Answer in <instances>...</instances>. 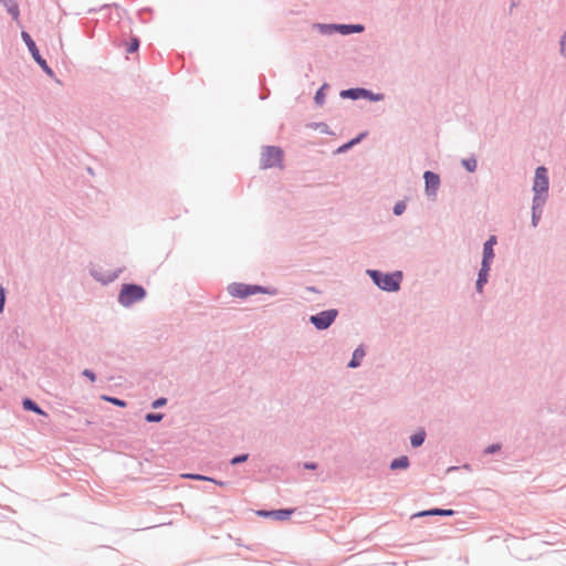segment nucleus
<instances>
[{
	"label": "nucleus",
	"instance_id": "1",
	"mask_svg": "<svg viewBox=\"0 0 566 566\" xmlns=\"http://www.w3.org/2000/svg\"><path fill=\"white\" fill-rule=\"evenodd\" d=\"M548 175L547 169L545 167H538L535 171L534 182H533V191L535 200V208L543 207L545 202V197L542 195H546L548 190Z\"/></svg>",
	"mask_w": 566,
	"mask_h": 566
},
{
	"label": "nucleus",
	"instance_id": "2",
	"mask_svg": "<svg viewBox=\"0 0 566 566\" xmlns=\"http://www.w3.org/2000/svg\"><path fill=\"white\" fill-rule=\"evenodd\" d=\"M146 295L143 286L136 284L123 285L118 295V302L124 306H129L135 302L142 301Z\"/></svg>",
	"mask_w": 566,
	"mask_h": 566
},
{
	"label": "nucleus",
	"instance_id": "3",
	"mask_svg": "<svg viewBox=\"0 0 566 566\" xmlns=\"http://www.w3.org/2000/svg\"><path fill=\"white\" fill-rule=\"evenodd\" d=\"M374 282L385 291H397L401 279L400 273L384 274L378 271H369Z\"/></svg>",
	"mask_w": 566,
	"mask_h": 566
},
{
	"label": "nucleus",
	"instance_id": "4",
	"mask_svg": "<svg viewBox=\"0 0 566 566\" xmlns=\"http://www.w3.org/2000/svg\"><path fill=\"white\" fill-rule=\"evenodd\" d=\"M282 150L277 147L269 146L262 151V167L270 168L277 166L282 163Z\"/></svg>",
	"mask_w": 566,
	"mask_h": 566
},
{
	"label": "nucleus",
	"instance_id": "5",
	"mask_svg": "<svg viewBox=\"0 0 566 566\" xmlns=\"http://www.w3.org/2000/svg\"><path fill=\"white\" fill-rule=\"evenodd\" d=\"M336 316V310H327L316 315H312L310 319L316 328L325 329L335 321Z\"/></svg>",
	"mask_w": 566,
	"mask_h": 566
},
{
	"label": "nucleus",
	"instance_id": "6",
	"mask_svg": "<svg viewBox=\"0 0 566 566\" xmlns=\"http://www.w3.org/2000/svg\"><path fill=\"white\" fill-rule=\"evenodd\" d=\"M260 290L261 289L259 286L245 285L241 283L231 284L229 286V293L238 297H247L249 295L255 294Z\"/></svg>",
	"mask_w": 566,
	"mask_h": 566
},
{
	"label": "nucleus",
	"instance_id": "7",
	"mask_svg": "<svg viewBox=\"0 0 566 566\" xmlns=\"http://www.w3.org/2000/svg\"><path fill=\"white\" fill-rule=\"evenodd\" d=\"M426 191L428 195H436L440 185V178L437 174L431 171L424 172Z\"/></svg>",
	"mask_w": 566,
	"mask_h": 566
},
{
	"label": "nucleus",
	"instance_id": "8",
	"mask_svg": "<svg viewBox=\"0 0 566 566\" xmlns=\"http://www.w3.org/2000/svg\"><path fill=\"white\" fill-rule=\"evenodd\" d=\"M496 244V238L492 235L485 243L483 248V261L484 268L486 264H490L494 258L493 247Z\"/></svg>",
	"mask_w": 566,
	"mask_h": 566
},
{
	"label": "nucleus",
	"instance_id": "9",
	"mask_svg": "<svg viewBox=\"0 0 566 566\" xmlns=\"http://www.w3.org/2000/svg\"><path fill=\"white\" fill-rule=\"evenodd\" d=\"M22 38H23L25 44L28 45L29 50L31 51V53H32L33 57L35 59V61L39 64L45 65V61L43 59H41V56L39 54V51H38V49L35 46V43L33 42L31 36L27 32H22Z\"/></svg>",
	"mask_w": 566,
	"mask_h": 566
},
{
	"label": "nucleus",
	"instance_id": "10",
	"mask_svg": "<svg viewBox=\"0 0 566 566\" xmlns=\"http://www.w3.org/2000/svg\"><path fill=\"white\" fill-rule=\"evenodd\" d=\"M292 510H276V511H258V515L260 516H274L277 520H287L291 514Z\"/></svg>",
	"mask_w": 566,
	"mask_h": 566
},
{
	"label": "nucleus",
	"instance_id": "11",
	"mask_svg": "<svg viewBox=\"0 0 566 566\" xmlns=\"http://www.w3.org/2000/svg\"><path fill=\"white\" fill-rule=\"evenodd\" d=\"M489 271H490V264H486V268H484V263H482V268H481L480 273H479V279L476 281V289H478L479 292L482 291L483 285L488 281V273H489Z\"/></svg>",
	"mask_w": 566,
	"mask_h": 566
},
{
	"label": "nucleus",
	"instance_id": "12",
	"mask_svg": "<svg viewBox=\"0 0 566 566\" xmlns=\"http://www.w3.org/2000/svg\"><path fill=\"white\" fill-rule=\"evenodd\" d=\"M364 356H365L364 349L360 347L356 348L355 352L353 353V358L349 361L348 367L355 368V367L359 366Z\"/></svg>",
	"mask_w": 566,
	"mask_h": 566
},
{
	"label": "nucleus",
	"instance_id": "13",
	"mask_svg": "<svg viewBox=\"0 0 566 566\" xmlns=\"http://www.w3.org/2000/svg\"><path fill=\"white\" fill-rule=\"evenodd\" d=\"M22 405H23V408L27 409V410H31V411H33L35 413H39V415H45V412L35 402H33L29 398H25L23 400Z\"/></svg>",
	"mask_w": 566,
	"mask_h": 566
},
{
	"label": "nucleus",
	"instance_id": "14",
	"mask_svg": "<svg viewBox=\"0 0 566 566\" xmlns=\"http://www.w3.org/2000/svg\"><path fill=\"white\" fill-rule=\"evenodd\" d=\"M180 476L184 479H191V480H197V481H212V482L217 483L218 485H223V482H218L213 479H210L208 476L200 475V474L185 473V474H181Z\"/></svg>",
	"mask_w": 566,
	"mask_h": 566
},
{
	"label": "nucleus",
	"instance_id": "15",
	"mask_svg": "<svg viewBox=\"0 0 566 566\" xmlns=\"http://www.w3.org/2000/svg\"><path fill=\"white\" fill-rule=\"evenodd\" d=\"M409 465V460L407 457H400L398 459H395L391 464H390V468L392 470H397V469H406L408 468Z\"/></svg>",
	"mask_w": 566,
	"mask_h": 566
},
{
	"label": "nucleus",
	"instance_id": "16",
	"mask_svg": "<svg viewBox=\"0 0 566 566\" xmlns=\"http://www.w3.org/2000/svg\"><path fill=\"white\" fill-rule=\"evenodd\" d=\"M338 29L344 34H348L350 32H361L364 30L363 25H360V24H353V25L342 24L338 27Z\"/></svg>",
	"mask_w": 566,
	"mask_h": 566
},
{
	"label": "nucleus",
	"instance_id": "17",
	"mask_svg": "<svg viewBox=\"0 0 566 566\" xmlns=\"http://www.w3.org/2000/svg\"><path fill=\"white\" fill-rule=\"evenodd\" d=\"M368 92L366 90H347L342 92V96H349L352 98H357L358 96H365Z\"/></svg>",
	"mask_w": 566,
	"mask_h": 566
},
{
	"label": "nucleus",
	"instance_id": "18",
	"mask_svg": "<svg viewBox=\"0 0 566 566\" xmlns=\"http://www.w3.org/2000/svg\"><path fill=\"white\" fill-rule=\"evenodd\" d=\"M424 431H419L417 433H415L413 436H411V446L417 448V447H420L423 441H424Z\"/></svg>",
	"mask_w": 566,
	"mask_h": 566
},
{
	"label": "nucleus",
	"instance_id": "19",
	"mask_svg": "<svg viewBox=\"0 0 566 566\" xmlns=\"http://www.w3.org/2000/svg\"><path fill=\"white\" fill-rule=\"evenodd\" d=\"M452 514H453L452 510L434 509L431 511H426V512L419 513L418 515L422 516V515H452Z\"/></svg>",
	"mask_w": 566,
	"mask_h": 566
},
{
	"label": "nucleus",
	"instance_id": "20",
	"mask_svg": "<svg viewBox=\"0 0 566 566\" xmlns=\"http://www.w3.org/2000/svg\"><path fill=\"white\" fill-rule=\"evenodd\" d=\"M541 210H542V207L541 208H535V200H533V214H532L533 226L537 224V221L541 218Z\"/></svg>",
	"mask_w": 566,
	"mask_h": 566
},
{
	"label": "nucleus",
	"instance_id": "21",
	"mask_svg": "<svg viewBox=\"0 0 566 566\" xmlns=\"http://www.w3.org/2000/svg\"><path fill=\"white\" fill-rule=\"evenodd\" d=\"M406 209V203L403 201H399L394 207V213L396 216H400Z\"/></svg>",
	"mask_w": 566,
	"mask_h": 566
},
{
	"label": "nucleus",
	"instance_id": "22",
	"mask_svg": "<svg viewBox=\"0 0 566 566\" xmlns=\"http://www.w3.org/2000/svg\"><path fill=\"white\" fill-rule=\"evenodd\" d=\"M463 165L471 172L476 169V160L475 159L463 160Z\"/></svg>",
	"mask_w": 566,
	"mask_h": 566
},
{
	"label": "nucleus",
	"instance_id": "23",
	"mask_svg": "<svg viewBox=\"0 0 566 566\" xmlns=\"http://www.w3.org/2000/svg\"><path fill=\"white\" fill-rule=\"evenodd\" d=\"M163 419V415L161 413H147L146 415V420L148 422H158Z\"/></svg>",
	"mask_w": 566,
	"mask_h": 566
},
{
	"label": "nucleus",
	"instance_id": "24",
	"mask_svg": "<svg viewBox=\"0 0 566 566\" xmlns=\"http://www.w3.org/2000/svg\"><path fill=\"white\" fill-rule=\"evenodd\" d=\"M139 42L137 39H133L127 48L128 53H133L138 50Z\"/></svg>",
	"mask_w": 566,
	"mask_h": 566
},
{
	"label": "nucleus",
	"instance_id": "25",
	"mask_svg": "<svg viewBox=\"0 0 566 566\" xmlns=\"http://www.w3.org/2000/svg\"><path fill=\"white\" fill-rule=\"evenodd\" d=\"M105 399L116 406H119V407H125L126 406V402L123 401V400H119L117 398H111V397H105Z\"/></svg>",
	"mask_w": 566,
	"mask_h": 566
},
{
	"label": "nucleus",
	"instance_id": "26",
	"mask_svg": "<svg viewBox=\"0 0 566 566\" xmlns=\"http://www.w3.org/2000/svg\"><path fill=\"white\" fill-rule=\"evenodd\" d=\"M248 459V454L238 455L231 460V464H238L244 462Z\"/></svg>",
	"mask_w": 566,
	"mask_h": 566
},
{
	"label": "nucleus",
	"instance_id": "27",
	"mask_svg": "<svg viewBox=\"0 0 566 566\" xmlns=\"http://www.w3.org/2000/svg\"><path fill=\"white\" fill-rule=\"evenodd\" d=\"M4 301H6L4 290L0 286V313L3 312Z\"/></svg>",
	"mask_w": 566,
	"mask_h": 566
},
{
	"label": "nucleus",
	"instance_id": "28",
	"mask_svg": "<svg viewBox=\"0 0 566 566\" xmlns=\"http://www.w3.org/2000/svg\"><path fill=\"white\" fill-rule=\"evenodd\" d=\"M83 375L86 376L91 381H95L96 379L95 374L88 369H85Z\"/></svg>",
	"mask_w": 566,
	"mask_h": 566
},
{
	"label": "nucleus",
	"instance_id": "29",
	"mask_svg": "<svg viewBox=\"0 0 566 566\" xmlns=\"http://www.w3.org/2000/svg\"><path fill=\"white\" fill-rule=\"evenodd\" d=\"M165 403H166V399L165 398H159V399H157V400H155L153 402V407L154 408H159V407L164 406Z\"/></svg>",
	"mask_w": 566,
	"mask_h": 566
},
{
	"label": "nucleus",
	"instance_id": "30",
	"mask_svg": "<svg viewBox=\"0 0 566 566\" xmlns=\"http://www.w3.org/2000/svg\"><path fill=\"white\" fill-rule=\"evenodd\" d=\"M500 449V446L499 444H493V446H490L488 449H486V452L488 453H492V452H495Z\"/></svg>",
	"mask_w": 566,
	"mask_h": 566
},
{
	"label": "nucleus",
	"instance_id": "31",
	"mask_svg": "<svg viewBox=\"0 0 566 566\" xmlns=\"http://www.w3.org/2000/svg\"><path fill=\"white\" fill-rule=\"evenodd\" d=\"M9 11H10V13H12V14H13V17H15V18L18 17V12H19V11H18V7H17V6H11V7L9 8Z\"/></svg>",
	"mask_w": 566,
	"mask_h": 566
},
{
	"label": "nucleus",
	"instance_id": "32",
	"mask_svg": "<svg viewBox=\"0 0 566 566\" xmlns=\"http://www.w3.org/2000/svg\"><path fill=\"white\" fill-rule=\"evenodd\" d=\"M40 65L43 67V70H44L45 72L51 73V70H50V67H49L46 64H45V65L40 64Z\"/></svg>",
	"mask_w": 566,
	"mask_h": 566
},
{
	"label": "nucleus",
	"instance_id": "33",
	"mask_svg": "<svg viewBox=\"0 0 566 566\" xmlns=\"http://www.w3.org/2000/svg\"><path fill=\"white\" fill-rule=\"evenodd\" d=\"M355 143H356V140H352L349 144L345 145L344 147L348 148L349 146L354 145Z\"/></svg>",
	"mask_w": 566,
	"mask_h": 566
},
{
	"label": "nucleus",
	"instance_id": "34",
	"mask_svg": "<svg viewBox=\"0 0 566 566\" xmlns=\"http://www.w3.org/2000/svg\"><path fill=\"white\" fill-rule=\"evenodd\" d=\"M563 39H565V36ZM560 45H562V51L564 52V40H562Z\"/></svg>",
	"mask_w": 566,
	"mask_h": 566
},
{
	"label": "nucleus",
	"instance_id": "35",
	"mask_svg": "<svg viewBox=\"0 0 566 566\" xmlns=\"http://www.w3.org/2000/svg\"><path fill=\"white\" fill-rule=\"evenodd\" d=\"M306 468H308V469H315V465H314V464H310V465H306Z\"/></svg>",
	"mask_w": 566,
	"mask_h": 566
},
{
	"label": "nucleus",
	"instance_id": "36",
	"mask_svg": "<svg viewBox=\"0 0 566 566\" xmlns=\"http://www.w3.org/2000/svg\"><path fill=\"white\" fill-rule=\"evenodd\" d=\"M1 1L4 2V4L8 6L11 0H1Z\"/></svg>",
	"mask_w": 566,
	"mask_h": 566
},
{
	"label": "nucleus",
	"instance_id": "37",
	"mask_svg": "<svg viewBox=\"0 0 566 566\" xmlns=\"http://www.w3.org/2000/svg\"><path fill=\"white\" fill-rule=\"evenodd\" d=\"M316 101H318L319 98H322V95H319L318 93L316 94Z\"/></svg>",
	"mask_w": 566,
	"mask_h": 566
},
{
	"label": "nucleus",
	"instance_id": "38",
	"mask_svg": "<svg viewBox=\"0 0 566 566\" xmlns=\"http://www.w3.org/2000/svg\"><path fill=\"white\" fill-rule=\"evenodd\" d=\"M316 101H318L319 98H322V95H319L318 93L316 94Z\"/></svg>",
	"mask_w": 566,
	"mask_h": 566
}]
</instances>
